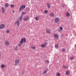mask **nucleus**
Segmentation results:
<instances>
[{"label":"nucleus","mask_w":76,"mask_h":76,"mask_svg":"<svg viewBox=\"0 0 76 76\" xmlns=\"http://www.w3.org/2000/svg\"><path fill=\"white\" fill-rule=\"evenodd\" d=\"M26 41V39L25 38H22L21 39V40L20 41V43L21 44H23V42H25Z\"/></svg>","instance_id":"f257e3e1"},{"label":"nucleus","mask_w":76,"mask_h":76,"mask_svg":"<svg viewBox=\"0 0 76 76\" xmlns=\"http://www.w3.org/2000/svg\"><path fill=\"white\" fill-rule=\"evenodd\" d=\"M20 60L19 59H16L15 61V66H17L18 64H19V63Z\"/></svg>","instance_id":"f03ea898"},{"label":"nucleus","mask_w":76,"mask_h":76,"mask_svg":"<svg viewBox=\"0 0 76 76\" xmlns=\"http://www.w3.org/2000/svg\"><path fill=\"white\" fill-rule=\"evenodd\" d=\"M26 7V6H25V5H21L19 9V11L20 12L22 10V9H24Z\"/></svg>","instance_id":"7ed1b4c3"},{"label":"nucleus","mask_w":76,"mask_h":76,"mask_svg":"<svg viewBox=\"0 0 76 76\" xmlns=\"http://www.w3.org/2000/svg\"><path fill=\"white\" fill-rule=\"evenodd\" d=\"M60 20V19L57 17L55 19V22L58 23L59 22V20Z\"/></svg>","instance_id":"20e7f679"},{"label":"nucleus","mask_w":76,"mask_h":76,"mask_svg":"<svg viewBox=\"0 0 76 76\" xmlns=\"http://www.w3.org/2000/svg\"><path fill=\"white\" fill-rule=\"evenodd\" d=\"M53 36L54 38H55V39H58V35H57V34H54Z\"/></svg>","instance_id":"39448f33"},{"label":"nucleus","mask_w":76,"mask_h":76,"mask_svg":"<svg viewBox=\"0 0 76 76\" xmlns=\"http://www.w3.org/2000/svg\"><path fill=\"white\" fill-rule=\"evenodd\" d=\"M15 25H17L18 26H19V25H20V23H19V20H17L15 21Z\"/></svg>","instance_id":"423d86ee"},{"label":"nucleus","mask_w":76,"mask_h":76,"mask_svg":"<svg viewBox=\"0 0 76 76\" xmlns=\"http://www.w3.org/2000/svg\"><path fill=\"white\" fill-rule=\"evenodd\" d=\"M5 28V25L4 24H1L0 26V29H4Z\"/></svg>","instance_id":"0eeeda50"},{"label":"nucleus","mask_w":76,"mask_h":76,"mask_svg":"<svg viewBox=\"0 0 76 76\" xmlns=\"http://www.w3.org/2000/svg\"><path fill=\"white\" fill-rule=\"evenodd\" d=\"M29 16H27L24 17V18L23 19V20H25V21L26 20H28L29 19Z\"/></svg>","instance_id":"6e6552de"},{"label":"nucleus","mask_w":76,"mask_h":76,"mask_svg":"<svg viewBox=\"0 0 76 76\" xmlns=\"http://www.w3.org/2000/svg\"><path fill=\"white\" fill-rule=\"evenodd\" d=\"M5 9L4 7L2 8V13H4L5 12Z\"/></svg>","instance_id":"1a4fd4ad"},{"label":"nucleus","mask_w":76,"mask_h":76,"mask_svg":"<svg viewBox=\"0 0 76 76\" xmlns=\"http://www.w3.org/2000/svg\"><path fill=\"white\" fill-rule=\"evenodd\" d=\"M5 45H9V44H10V43H9V42L6 41L5 42Z\"/></svg>","instance_id":"9d476101"},{"label":"nucleus","mask_w":76,"mask_h":76,"mask_svg":"<svg viewBox=\"0 0 76 76\" xmlns=\"http://www.w3.org/2000/svg\"><path fill=\"white\" fill-rule=\"evenodd\" d=\"M45 45L44 44H42L41 45V47H42V48H45Z\"/></svg>","instance_id":"9b49d317"},{"label":"nucleus","mask_w":76,"mask_h":76,"mask_svg":"<svg viewBox=\"0 0 76 76\" xmlns=\"http://www.w3.org/2000/svg\"><path fill=\"white\" fill-rule=\"evenodd\" d=\"M50 32H51V30L49 29L47 30L46 31V32L48 34H49V33H50Z\"/></svg>","instance_id":"f8f14e48"},{"label":"nucleus","mask_w":76,"mask_h":76,"mask_svg":"<svg viewBox=\"0 0 76 76\" xmlns=\"http://www.w3.org/2000/svg\"><path fill=\"white\" fill-rule=\"evenodd\" d=\"M50 15L51 16H52V17H54V14L52 12L50 14Z\"/></svg>","instance_id":"ddd939ff"},{"label":"nucleus","mask_w":76,"mask_h":76,"mask_svg":"<svg viewBox=\"0 0 76 76\" xmlns=\"http://www.w3.org/2000/svg\"><path fill=\"white\" fill-rule=\"evenodd\" d=\"M47 73V71L45 70L43 72V75H45Z\"/></svg>","instance_id":"4468645a"},{"label":"nucleus","mask_w":76,"mask_h":76,"mask_svg":"<svg viewBox=\"0 0 76 76\" xmlns=\"http://www.w3.org/2000/svg\"><path fill=\"white\" fill-rule=\"evenodd\" d=\"M66 16L68 17L69 16H70V14L69 13L67 12L66 13Z\"/></svg>","instance_id":"2eb2a0df"},{"label":"nucleus","mask_w":76,"mask_h":76,"mask_svg":"<svg viewBox=\"0 0 76 76\" xmlns=\"http://www.w3.org/2000/svg\"><path fill=\"white\" fill-rule=\"evenodd\" d=\"M44 44H45L46 45L48 44V41H47V40H45Z\"/></svg>","instance_id":"dca6fc26"},{"label":"nucleus","mask_w":76,"mask_h":76,"mask_svg":"<svg viewBox=\"0 0 76 76\" xmlns=\"http://www.w3.org/2000/svg\"><path fill=\"white\" fill-rule=\"evenodd\" d=\"M9 6V4L7 3L5 4V7H8Z\"/></svg>","instance_id":"f3484780"},{"label":"nucleus","mask_w":76,"mask_h":76,"mask_svg":"<svg viewBox=\"0 0 76 76\" xmlns=\"http://www.w3.org/2000/svg\"><path fill=\"white\" fill-rule=\"evenodd\" d=\"M47 4L48 5V8H49V9H50V7H51V5H50V4L48 3H47Z\"/></svg>","instance_id":"a211bd4d"},{"label":"nucleus","mask_w":76,"mask_h":76,"mask_svg":"<svg viewBox=\"0 0 76 76\" xmlns=\"http://www.w3.org/2000/svg\"><path fill=\"white\" fill-rule=\"evenodd\" d=\"M6 65H4L3 64H2L1 65V67L2 69H3V68H4V67H6Z\"/></svg>","instance_id":"6ab92c4d"},{"label":"nucleus","mask_w":76,"mask_h":76,"mask_svg":"<svg viewBox=\"0 0 76 76\" xmlns=\"http://www.w3.org/2000/svg\"><path fill=\"white\" fill-rule=\"evenodd\" d=\"M69 73H70L69 72V71H66V75H69Z\"/></svg>","instance_id":"aec40b11"},{"label":"nucleus","mask_w":76,"mask_h":76,"mask_svg":"<svg viewBox=\"0 0 76 76\" xmlns=\"http://www.w3.org/2000/svg\"><path fill=\"white\" fill-rule=\"evenodd\" d=\"M48 10H45L44 11L45 14H47V13H48Z\"/></svg>","instance_id":"412c9836"},{"label":"nucleus","mask_w":76,"mask_h":76,"mask_svg":"<svg viewBox=\"0 0 76 76\" xmlns=\"http://www.w3.org/2000/svg\"><path fill=\"white\" fill-rule=\"evenodd\" d=\"M56 76H60V73L59 72L57 73L56 74Z\"/></svg>","instance_id":"4be33fe9"},{"label":"nucleus","mask_w":76,"mask_h":76,"mask_svg":"<svg viewBox=\"0 0 76 76\" xmlns=\"http://www.w3.org/2000/svg\"><path fill=\"white\" fill-rule=\"evenodd\" d=\"M66 6V5L64 4H61V6L62 7H64V6Z\"/></svg>","instance_id":"5701e85b"},{"label":"nucleus","mask_w":76,"mask_h":76,"mask_svg":"<svg viewBox=\"0 0 76 76\" xmlns=\"http://www.w3.org/2000/svg\"><path fill=\"white\" fill-rule=\"evenodd\" d=\"M31 48H32V49H35L36 47L35 46H31Z\"/></svg>","instance_id":"b1692460"},{"label":"nucleus","mask_w":76,"mask_h":76,"mask_svg":"<svg viewBox=\"0 0 76 76\" xmlns=\"http://www.w3.org/2000/svg\"><path fill=\"white\" fill-rule=\"evenodd\" d=\"M45 62L47 64H48L49 63V61L48 60H47Z\"/></svg>","instance_id":"393cba45"},{"label":"nucleus","mask_w":76,"mask_h":76,"mask_svg":"<svg viewBox=\"0 0 76 76\" xmlns=\"http://www.w3.org/2000/svg\"><path fill=\"white\" fill-rule=\"evenodd\" d=\"M11 7L12 8H13V7H15V6L14 5V4H11Z\"/></svg>","instance_id":"a878e982"},{"label":"nucleus","mask_w":76,"mask_h":76,"mask_svg":"<svg viewBox=\"0 0 76 76\" xmlns=\"http://www.w3.org/2000/svg\"><path fill=\"white\" fill-rule=\"evenodd\" d=\"M15 51H17V50H18V46H17L15 47Z\"/></svg>","instance_id":"bb28decb"},{"label":"nucleus","mask_w":76,"mask_h":76,"mask_svg":"<svg viewBox=\"0 0 76 76\" xmlns=\"http://www.w3.org/2000/svg\"><path fill=\"white\" fill-rule=\"evenodd\" d=\"M23 18V16L21 15L20 18V20H22V18Z\"/></svg>","instance_id":"cd10ccee"},{"label":"nucleus","mask_w":76,"mask_h":76,"mask_svg":"<svg viewBox=\"0 0 76 76\" xmlns=\"http://www.w3.org/2000/svg\"><path fill=\"white\" fill-rule=\"evenodd\" d=\"M66 51V49H62V52H64Z\"/></svg>","instance_id":"c85d7f7f"},{"label":"nucleus","mask_w":76,"mask_h":76,"mask_svg":"<svg viewBox=\"0 0 76 76\" xmlns=\"http://www.w3.org/2000/svg\"><path fill=\"white\" fill-rule=\"evenodd\" d=\"M63 67L64 68V69H67V68H68V66H63Z\"/></svg>","instance_id":"c756f323"},{"label":"nucleus","mask_w":76,"mask_h":76,"mask_svg":"<svg viewBox=\"0 0 76 76\" xmlns=\"http://www.w3.org/2000/svg\"><path fill=\"white\" fill-rule=\"evenodd\" d=\"M25 14H26V13H25L24 12H23L21 15H22L23 16V15H25Z\"/></svg>","instance_id":"7c9ffc66"},{"label":"nucleus","mask_w":76,"mask_h":76,"mask_svg":"<svg viewBox=\"0 0 76 76\" xmlns=\"http://www.w3.org/2000/svg\"><path fill=\"white\" fill-rule=\"evenodd\" d=\"M38 17H37L35 18V20H38Z\"/></svg>","instance_id":"2f4dec72"},{"label":"nucleus","mask_w":76,"mask_h":76,"mask_svg":"<svg viewBox=\"0 0 76 76\" xmlns=\"http://www.w3.org/2000/svg\"><path fill=\"white\" fill-rule=\"evenodd\" d=\"M58 45H55V48H58Z\"/></svg>","instance_id":"473e14b6"},{"label":"nucleus","mask_w":76,"mask_h":76,"mask_svg":"<svg viewBox=\"0 0 76 76\" xmlns=\"http://www.w3.org/2000/svg\"><path fill=\"white\" fill-rule=\"evenodd\" d=\"M10 32V30H7V33L9 34Z\"/></svg>","instance_id":"72a5a7b5"},{"label":"nucleus","mask_w":76,"mask_h":76,"mask_svg":"<svg viewBox=\"0 0 76 76\" xmlns=\"http://www.w3.org/2000/svg\"><path fill=\"white\" fill-rule=\"evenodd\" d=\"M21 44H21L20 43L18 44V46H19V47H21Z\"/></svg>","instance_id":"f704fd0d"},{"label":"nucleus","mask_w":76,"mask_h":76,"mask_svg":"<svg viewBox=\"0 0 76 76\" xmlns=\"http://www.w3.org/2000/svg\"><path fill=\"white\" fill-rule=\"evenodd\" d=\"M60 29L61 31H62V30H63V28L61 27H60Z\"/></svg>","instance_id":"c9c22d12"},{"label":"nucleus","mask_w":76,"mask_h":76,"mask_svg":"<svg viewBox=\"0 0 76 76\" xmlns=\"http://www.w3.org/2000/svg\"><path fill=\"white\" fill-rule=\"evenodd\" d=\"M73 57H71L70 58V59L71 60H73Z\"/></svg>","instance_id":"e433bc0d"},{"label":"nucleus","mask_w":76,"mask_h":76,"mask_svg":"<svg viewBox=\"0 0 76 76\" xmlns=\"http://www.w3.org/2000/svg\"><path fill=\"white\" fill-rule=\"evenodd\" d=\"M24 73H25V72H23L21 73L22 75H23V74H24Z\"/></svg>","instance_id":"4c0bfd02"},{"label":"nucleus","mask_w":76,"mask_h":76,"mask_svg":"<svg viewBox=\"0 0 76 76\" xmlns=\"http://www.w3.org/2000/svg\"><path fill=\"white\" fill-rule=\"evenodd\" d=\"M12 12H13V13H15V11H14V10H13L12 11Z\"/></svg>","instance_id":"58836bf2"},{"label":"nucleus","mask_w":76,"mask_h":76,"mask_svg":"<svg viewBox=\"0 0 76 76\" xmlns=\"http://www.w3.org/2000/svg\"><path fill=\"white\" fill-rule=\"evenodd\" d=\"M58 31H59V32H61V30H58Z\"/></svg>","instance_id":"ea45409f"},{"label":"nucleus","mask_w":76,"mask_h":76,"mask_svg":"<svg viewBox=\"0 0 76 76\" xmlns=\"http://www.w3.org/2000/svg\"><path fill=\"white\" fill-rule=\"evenodd\" d=\"M75 47L76 48V44L75 45Z\"/></svg>","instance_id":"a19ab883"},{"label":"nucleus","mask_w":76,"mask_h":76,"mask_svg":"<svg viewBox=\"0 0 76 76\" xmlns=\"http://www.w3.org/2000/svg\"><path fill=\"white\" fill-rule=\"evenodd\" d=\"M0 56H1V54H0Z\"/></svg>","instance_id":"79ce46f5"}]
</instances>
